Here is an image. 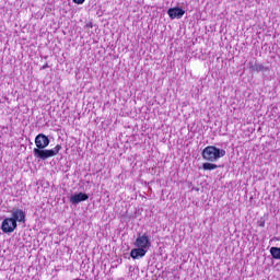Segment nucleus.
<instances>
[{
  "label": "nucleus",
  "mask_w": 280,
  "mask_h": 280,
  "mask_svg": "<svg viewBox=\"0 0 280 280\" xmlns=\"http://www.w3.org/2000/svg\"><path fill=\"white\" fill-rule=\"evenodd\" d=\"M226 154V151L219 149L214 145H208L202 150L201 156L205 161L215 163L219 159H222Z\"/></svg>",
  "instance_id": "f257e3e1"
},
{
  "label": "nucleus",
  "mask_w": 280,
  "mask_h": 280,
  "mask_svg": "<svg viewBox=\"0 0 280 280\" xmlns=\"http://www.w3.org/2000/svg\"><path fill=\"white\" fill-rule=\"evenodd\" d=\"M60 150H62V145L57 144L54 149H33V154L35 159L47 161V159H51V156H57Z\"/></svg>",
  "instance_id": "f03ea898"
},
{
  "label": "nucleus",
  "mask_w": 280,
  "mask_h": 280,
  "mask_svg": "<svg viewBox=\"0 0 280 280\" xmlns=\"http://www.w3.org/2000/svg\"><path fill=\"white\" fill-rule=\"evenodd\" d=\"M18 223H15L14 219L5 218L1 223V231L2 233H14L16 231Z\"/></svg>",
  "instance_id": "7ed1b4c3"
},
{
  "label": "nucleus",
  "mask_w": 280,
  "mask_h": 280,
  "mask_svg": "<svg viewBox=\"0 0 280 280\" xmlns=\"http://www.w3.org/2000/svg\"><path fill=\"white\" fill-rule=\"evenodd\" d=\"M152 246V242H150V237L148 234L140 235L136 238L135 247L136 248H142L144 250H148Z\"/></svg>",
  "instance_id": "20e7f679"
},
{
  "label": "nucleus",
  "mask_w": 280,
  "mask_h": 280,
  "mask_svg": "<svg viewBox=\"0 0 280 280\" xmlns=\"http://www.w3.org/2000/svg\"><path fill=\"white\" fill-rule=\"evenodd\" d=\"M35 145L34 150H45L49 145V138L45 136V133H39L35 138Z\"/></svg>",
  "instance_id": "39448f33"
},
{
  "label": "nucleus",
  "mask_w": 280,
  "mask_h": 280,
  "mask_svg": "<svg viewBox=\"0 0 280 280\" xmlns=\"http://www.w3.org/2000/svg\"><path fill=\"white\" fill-rule=\"evenodd\" d=\"M167 14L170 16V19L174 20V19H183V16H185V10L175 7V8H170L167 10Z\"/></svg>",
  "instance_id": "423d86ee"
},
{
  "label": "nucleus",
  "mask_w": 280,
  "mask_h": 280,
  "mask_svg": "<svg viewBox=\"0 0 280 280\" xmlns=\"http://www.w3.org/2000/svg\"><path fill=\"white\" fill-rule=\"evenodd\" d=\"M89 200V195L84 192L74 194L70 197V202L72 205H79V202H84Z\"/></svg>",
  "instance_id": "0eeeda50"
},
{
  "label": "nucleus",
  "mask_w": 280,
  "mask_h": 280,
  "mask_svg": "<svg viewBox=\"0 0 280 280\" xmlns=\"http://www.w3.org/2000/svg\"><path fill=\"white\" fill-rule=\"evenodd\" d=\"M11 220L20 223H25V211H23L22 209H16L15 211L12 212V217Z\"/></svg>",
  "instance_id": "6e6552de"
},
{
  "label": "nucleus",
  "mask_w": 280,
  "mask_h": 280,
  "mask_svg": "<svg viewBox=\"0 0 280 280\" xmlns=\"http://www.w3.org/2000/svg\"><path fill=\"white\" fill-rule=\"evenodd\" d=\"M148 253L147 249H143L141 247L133 248L130 252V257L133 259H139V257H145V254Z\"/></svg>",
  "instance_id": "1a4fd4ad"
},
{
  "label": "nucleus",
  "mask_w": 280,
  "mask_h": 280,
  "mask_svg": "<svg viewBox=\"0 0 280 280\" xmlns=\"http://www.w3.org/2000/svg\"><path fill=\"white\" fill-rule=\"evenodd\" d=\"M249 69H250V71H255L256 73L268 70V68L264 67V65H261V63L250 65Z\"/></svg>",
  "instance_id": "9d476101"
},
{
  "label": "nucleus",
  "mask_w": 280,
  "mask_h": 280,
  "mask_svg": "<svg viewBox=\"0 0 280 280\" xmlns=\"http://www.w3.org/2000/svg\"><path fill=\"white\" fill-rule=\"evenodd\" d=\"M202 170L211 172L212 170H218V164L206 162L202 164Z\"/></svg>",
  "instance_id": "9b49d317"
},
{
  "label": "nucleus",
  "mask_w": 280,
  "mask_h": 280,
  "mask_svg": "<svg viewBox=\"0 0 280 280\" xmlns=\"http://www.w3.org/2000/svg\"><path fill=\"white\" fill-rule=\"evenodd\" d=\"M270 254L273 259H280V247H271Z\"/></svg>",
  "instance_id": "f8f14e48"
},
{
  "label": "nucleus",
  "mask_w": 280,
  "mask_h": 280,
  "mask_svg": "<svg viewBox=\"0 0 280 280\" xmlns=\"http://www.w3.org/2000/svg\"><path fill=\"white\" fill-rule=\"evenodd\" d=\"M73 3H75L77 5H82V3H84V1L86 0H72Z\"/></svg>",
  "instance_id": "ddd939ff"
},
{
  "label": "nucleus",
  "mask_w": 280,
  "mask_h": 280,
  "mask_svg": "<svg viewBox=\"0 0 280 280\" xmlns=\"http://www.w3.org/2000/svg\"><path fill=\"white\" fill-rule=\"evenodd\" d=\"M259 226H260L261 229H264V226H266V222L260 221V222H259Z\"/></svg>",
  "instance_id": "4468645a"
},
{
  "label": "nucleus",
  "mask_w": 280,
  "mask_h": 280,
  "mask_svg": "<svg viewBox=\"0 0 280 280\" xmlns=\"http://www.w3.org/2000/svg\"><path fill=\"white\" fill-rule=\"evenodd\" d=\"M43 70L45 69H49V63H45L43 67H42Z\"/></svg>",
  "instance_id": "2eb2a0df"
}]
</instances>
